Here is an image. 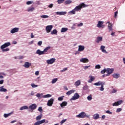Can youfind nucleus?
I'll use <instances>...</instances> for the list:
<instances>
[{"mask_svg": "<svg viewBox=\"0 0 125 125\" xmlns=\"http://www.w3.org/2000/svg\"><path fill=\"white\" fill-rule=\"evenodd\" d=\"M88 6V5H86L85 4H84V3H82L81 4H80L79 6H77L75 8H74V10H75V11H79V10H81V9H82V8H84V7H87Z\"/></svg>", "mask_w": 125, "mask_h": 125, "instance_id": "f257e3e1", "label": "nucleus"}, {"mask_svg": "<svg viewBox=\"0 0 125 125\" xmlns=\"http://www.w3.org/2000/svg\"><path fill=\"white\" fill-rule=\"evenodd\" d=\"M89 117H90V115H86V113L83 111L76 115V118H80L81 119H84V118L89 119Z\"/></svg>", "mask_w": 125, "mask_h": 125, "instance_id": "f03ea898", "label": "nucleus"}, {"mask_svg": "<svg viewBox=\"0 0 125 125\" xmlns=\"http://www.w3.org/2000/svg\"><path fill=\"white\" fill-rule=\"evenodd\" d=\"M123 103H124V100H119L117 102H115V103H114L112 104V106H120V105H122V104H123Z\"/></svg>", "mask_w": 125, "mask_h": 125, "instance_id": "7ed1b4c3", "label": "nucleus"}, {"mask_svg": "<svg viewBox=\"0 0 125 125\" xmlns=\"http://www.w3.org/2000/svg\"><path fill=\"white\" fill-rule=\"evenodd\" d=\"M80 98V95L79 93H76L74 94L73 96L70 99V101H73L74 100H77Z\"/></svg>", "mask_w": 125, "mask_h": 125, "instance_id": "20e7f679", "label": "nucleus"}, {"mask_svg": "<svg viewBox=\"0 0 125 125\" xmlns=\"http://www.w3.org/2000/svg\"><path fill=\"white\" fill-rule=\"evenodd\" d=\"M114 72V68H106V73L107 74H106V77H109L111 74H112V73Z\"/></svg>", "mask_w": 125, "mask_h": 125, "instance_id": "39448f33", "label": "nucleus"}, {"mask_svg": "<svg viewBox=\"0 0 125 125\" xmlns=\"http://www.w3.org/2000/svg\"><path fill=\"white\" fill-rule=\"evenodd\" d=\"M37 107H38V105L36 104H30L29 106V109L32 110V111H34V110H36L37 109Z\"/></svg>", "mask_w": 125, "mask_h": 125, "instance_id": "423d86ee", "label": "nucleus"}, {"mask_svg": "<svg viewBox=\"0 0 125 125\" xmlns=\"http://www.w3.org/2000/svg\"><path fill=\"white\" fill-rule=\"evenodd\" d=\"M103 24H104V21H98L97 27L98 28H104V27H105V25H103Z\"/></svg>", "mask_w": 125, "mask_h": 125, "instance_id": "0eeeda50", "label": "nucleus"}, {"mask_svg": "<svg viewBox=\"0 0 125 125\" xmlns=\"http://www.w3.org/2000/svg\"><path fill=\"white\" fill-rule=\"evenodd\" d=\"M52 28H53V25H47L45 28V30L46 31V33H50L51 32V30H52Z\"/></svg>", "mask_w": 125, "mask_h": 125, "instance_id": "6e6552de", "label": "nucleus"}, {"mask_svg": "<svg viewBox=\"0 0 125 125\" xmlns=\"http://www.w3.org/2000/svg\"><path fill=\"white\" fill-rule=\"evenodd\" d=\"M54 101V99L53 98H51L50 100H48L47 104V106H49V107H51L53 104Z\"/></svg>", "mask_w": 125, "mask_h": 125, "instance_id": "1a4fd4ad", "label": "nucleus"}, {"mask_svg": "<svg viewBox=\"0 0 125 125\" xmlns=\"http://www.w3.org/2000/svg\"><path fill=\"white\" fill-rule=\"evenodd\" d=\"M55 60H56L55 58H52L47 60L46 63H47V64H53L55 62Z\"/></svg>", "mask_w": 125, "mask_h": 125, "instance_id": "9d476101", "label": "nucleus"}, {"mask_svg": "<svg viewBox=\"0 0 125 125\" xmlns=\"http://www.w3.org/2000/svg\"><path fill=\"white\" fill-rule=\"evenodd\" d=\"M45 123V119H43L42 120L36 122L34 125H40L42 124H44Z\"/></svg>", "mask_w": 125, "mask_h": 125, "instance_id": "9b49d317", "label": "nucleus"}, {"mask_svg": "<svg viewBox=\"0 0 125 125\" xmlns=\"http://www.w3.org/2000/svg\"><path fill=\"white\" fill-rule=\"evenodd\" d=\"M10 45V42H8L6 43H5L4 44L0 46L1 49H3V48H5L6 47H7L8 46H9Z\"/></svg>", "mask_w": 125, "mask_h": 125, "instance_id": "f8f14e48", "label": "nucleus"}, {"mask_svg": "<svg viewBox=\"0 0 125 125\" xmlns=\"http://www.w3.org/2000/svg\"><path fill=\"white\" fill-rule=\"evenodd\" d=\"M80 62H82V63H88L89 61L86 58H83L80 59Z\"/></svg>", "mask_w": 125, "mask_h": 125, "instance_id": "ddd939ff", "label": "nucleus"}, {"mask_svg": "<svg viewBox=\"0 0 125 125\" xmlns=\"http://www.w3.org/2000/svg\"><path fill=\"white\" fill-rule=\"evenodd\" d=\"M102 84H105V82L99 81L94 83V85H96V86H99V85H101Z\"/></svg>", "mask_w": 125, "mask_h": 125, "instance_id": "4468645a", "label": "nucleus"}, {"mask_svg": "<svg viewBox=\"0 0 125 125\" xmlns=\"http://www.w3.org/2000/svg\"><path fill=\"white\" fill-rule=\"evenodd\" d=\"M105 46L102 45L101 46L100 49L102 51V52H103V53H105L106 54H108V52L105 50Z\"/></svg>", "mask_w": 125, "mask_h": 125, "instance_id": "2eb2a0df", "label": "nucleus"}, {"mask_svg": "<svg viewBox=\"0 0 125 125\" xmlns=\"http://www.w3.org/2000/svg\"><path fill=\"white\" fill-rule=\"evenodd\" d=\"M31 65H32V63L28 62H26L23 65V66L24 67V68H29V67H31Z\"/></svg>", "mask_w": 125, "mask_h": 125, "instance_id": "dca6fc26", "label": "nucleus"}, {"mask_svg": "<svg viewBox=\"0 0 125 125\" xmlns=\"http://www.w3.org/2000/svg\"><path fill=\"white\" fill-rule=\"evenodd\" d=\"M85 47L83 45H80L78 46V51H83L84 50Z\"/></svg>", "mask_w": 125, "mask_h": 125, "instance_id": "f3484780", "label": "nucleus"}, {"mask_svg": "<svg viewBox=\"0 0 125 125\" xmlns=\"http://www.w3.org/2000/svg\"><path fill=\"white\" fill-rule=\"evenodd\" d=\"M35 53L36 54H38V55H42L44 54L43 51H41L40 49H38Z\"/></svg>", "mask_w": 125, "mask_h": 125, "instance_id": "a211bd4d", "label": "nucleus"}, {"mask_svg": "<svg viewBox=\"0 0 125 125\" xmlns=\"http://www.w3.org/2000/svg\"><path fill=\"white\" fill-rule=\"evenodd\" d=\"M57 15H65L67 14V12L66 11H62V12H57L56 13Z\"/></svg>", "mask_w": 125, "mask_h": 125, "instance_id": "6ab92c4d", "label": "nucleus"}, {"mask_svg": "<svg viewBox=\"0 0 125 125\" xmlns=\"http://www.w3.org/2000/svg\"><path fill=\"white\" fill-rule=\"evenodd\" d=\"M89 78L90 79L88 81V83H92V82H93L95 79L94 77H93L92 75H90L89 77Z\"/></svg>", "mask_w": 125, "mask_h": 125, "instance_id": "aec40b11", "label": "nucleus"}, {"mask_svg": "<svg viewBox=\"0 0 125 125\" xmlns=\"http://www.w3.org/2000/svg\"><path fill=\"white\" fill-rule=\"evenodd\" d=\"M35 7L30 6L28 8L27 11H28V12H33V11H35Z\"/></svg>", "mask_w": 125, "mask_h": 125, "instance_id": "412c9836", "label": "nucleus"}, {"mask_svg": "<svg viewBox=\"0 0 125 125\" xmlns=\"http://www.w3.org/2000/svg\"><path fill=\"white\" fill-rule=\"evenodd\" d=\"M102 40H103V38L101 36H98L97 38L96 42L97 43H99L100 42H102Z\"/></svg>", "mask_w": 125, "mask_h": 125, "instance_id": "4be33fe9", "label": "nucleus"}, {"mask_svg": "<svg viewBox=\"0 0 125 125\" xmlns=\"http://www.w3.org/2000/svg\"><path fill=\"white\" fill-rule=\"evenodd\" d=\"M100 116H99V114H98V113H96L95 114L93 115V119L94 120H98V119H99Z\"/></svg>", "mask_w": 125, "mask_h": 125, "instance_id": "5701e85b", "label": "nucleus"}, {"mask_svg": "<svg viewBox=\"0 0 125 125\" xmlns=\"http://www.w3.org/2000/svg\"><path fill=\"white\" fill-rule=\"evenodd\" d=\"M67 104L68 103L67 102H62V103L60 104V106L62 108H64Z\"/></svg>", "mask_w": 125, "mask_h": 125, "instance_id": "b1692460", "label": "nucleus"}, {"mask_svg": "<svg viewBox=\"0 0 125 125\" xmlns=\"http://www.w3.org/2000/svg\"><path fill=\"white\" fill-rule=\"evenodd\" d=\"M35 94H36V93L34 92V91H32L27 95V97H32V96H34Z\"/></svg>", "mask_w": 125, "mask_h": 125, "instance_id": "393cba45", "label": "nucleus"}, {"mask_svg": "<svg viewBox=\"0 0 125 125\" xmlns=\"http://www.w3.org/2000/svg\"><path fill=\"white\" fill-rule=\"evenodd\" d=\"M74 85H75L76 87L81 85V80H79L77 81H76Z\"/></svg>", "mask_w": 125, "mask_h": 125, "instance_id": "a878e982", "label": "nucleus"}, {"mask_svg": "<svg viewBox=\"0 0 125 125\" xmlns=\"http://www.w3.org/2000/svg\"><path fill=\"white\" fill-rule=\"evenodd\" d=\"M108 28L109 32L113 31V24H112V23H109L108 25Z\"/></svg>", "mask_w": 125, "mask_h": 125, "instance_id": "bb28decb", "label": "nucleus"}, {"mask_svg": "<svg viewBox=\"0 0 125 125\" xmlns=\"http://www.w3.org/2000/svg\"><path fill=\"white\" fill-rule=\"evenodd\" d=\"M113 78L114 79H119L120 77V74L119 73H114L112 75Z\"/></svg>", "mask_w": 125, "mask_h": 125, "instance_id": "cd10ccee", "label": "nucleus"}, {"mask_svg": "<svg viewBox=\"0 0 125 125\" xmlns=\"http://www.w3.org/2000/svg\"><path fill=\"white\" fill-rule=\"evenodd\" d=\"M28 109H29V107L27 105H24L21 107L20 110L22 111L23 110H28Z\"/></svg>", "mask_w": 125, "mask_h": 125, "instance_id": "c85d7f7f", "label": "nucleus"}, {"mask_svg": "<svg viewBox=\"0 0 125 125\" xmlns=\"http://www.w3.org/2000/svg\"><path fill=\"white\" fill-rule=\"evenodd\" d=\"M0 91L1 92H6L7 90L3 88V86L0 87Z\"/></svg>", "mask_w": 125, "mask_h": 125, "instance_id": "c756f323", "label": "nucleus"}, {"mask_svg": "<svg viewBox=\"0 0 125 125\" xmlns=\"http://www.w3.org/2000/svg\"><path fill=\"white\" fill-rule=\"evenodd\" d=\"M68 31V28L67 27H62L61 29V33H65V32H67Z\"/></svg>", "mask_w": 125, "mask_h": 125, "instance_id": "7c9ffc66", "label": "nucleus"}, {"mask_svg": "<svg viewBox=\"0 0 125 125\" xmlns=\"http://www.w3.org/2000/svg\"><path fill=\"white\" fill-rule=\"evenodd\" d=\"M42 114H40L36 117V121H41L42 119Z\"/></svg>", "mask_w": 125, "mask_h": 125, "instance_id": "2f4dec72", "label": "nucleus"}, {"mask_svg": "<svg viewBox=\"0 0 125 125\" xmlns=\"http://www.w3.org/2000/svg\"><path fill=\"white\" fill-rule=\"evenodd\" d=\"M52 96L51 94H48L45 95H43L42 96V98H49L50 97H51Z\"/></svg>", "mask_w": 125, "mask_h": 125, "instance_id": "473e14b6", "label": "nucleus"}, {"mask_svg": "<svg viewBox=\"0 0 125 125\" xmlns=\"http://www.w3.org/2000/svg\"><path fill=\"white\" fill-rule=\"evenodd\" d=\"M57 33H58L57 30L54 29L51 32V35H57Z\"/></svg>", "mask_w": 125, "mask_h": 125, "instance_id": "72a5a7b5", "label": "nucleus"}, {"mask_svg": "<svg viewBox=\"0 0 125 125\" xmlns=\"http://www.w3.org/2000/svg\"><path fill=\"white\" fill-rule=\"evenodd\" d=\"M50 48H51V47L50 46H47L45 48H44V50H43V52L44 53V52H47V50H49Z\"/></svg>", "mask_w": 125, "mask_h": 125, "instance_id": "f704fd0d", "label": "nucleus"}, {"mask_svg": "<svg viewBox=\"0 0 125 125\" xmlns=\"http://www.w3.org/2000/svg\"><path fill=\"white\" fill-rule=\"evenodd\" d=\"M72 93H74V90H71L70 91H68L67 92H66V95H71Z\"/></svg>", "mask_w": 125, "mask_h": 125, "instance_id": "c9c22d12", "label": "nucleus"}, {"mask_svg": "<svg viewBox=\"0 0 125 125\" xmlns=\"http://www.w3.org/2000/svg\"><path fill=\"white\" fill-rule=\"evenodd\" d=\"M70 3H72V0H67L64 2V4L66 5L70 4Z\"/></svg>", "mask_w": 125, "mask_h": 125, "instance_id": "e433bc0d", "label": "nucleus"}, {"mask_svg": "<svg viewBox=\"0 0 125 125\" xmlns=\"http://www.w3.org/2000/svg\"><path fill=\"white\" fill-rule=\"evenodd\" d=\"M58 81V78H55L52 79L51 83L53 84L54 83H55Z\"/></svg>", "mask_w": 125, "mask_h": 125, "instance_id": "4c0bfd02", "label": "nucleus"}, {"mask_svg": "<svg viewBox=\"0 0 125 125\" xmlns=\"http://www.w3.org/2000/svg\"><path fill=\"white\" fill-rule=\"evenodd\" d=\"M68 13H69V14H72V15L76 14V11L74 9L72 10H71L70 12H69Z\"/></svg>", "mask_w": 125, "mask_h": 125, "instance_id": "58836bf2", "label": "nucleus"}, {"mask_svg": "<svg viewBox=\"0 0 125 125\" xmlns=\"http://www.w3.org/2000/svg\"><path fill=\"white\" fill-rule=\"evenodd\" d=\"M87 99L88 101H91L92 100V95H90L87 96Z\"/></svg>", "mask_w": 125, "mask_h": 125, "instance_id": "ea45409f", "label": "nucleus"}, {"mask_svg": "<svg viewBox=\"0 0 125 125\" xmlns=\"http://www.w3.org/2000/svg\"><path fill=\"white\" fill-rule=\"evenodd\" d=\"M31 87H32V88H36V87H38V86H39V85L35 84L34 83H32L31 84Z\"/></svg>", "mask_w": 125, "mask_h": 125, "instance_id": "a19ab883", "label": "nucleus"}, {"mask_svg": "<svg viewBox=\"0 0 125 125\" xmlns=\"http://www.w3.org/2000/svg\"><path fill=\"white\" fill-rule=\"evenodd\" d=\"M104 85H105V84L101 85V86L100 87V91H104Z\"/></svg>", "mask_w": 125, "mask_h": 125, "instance_id": "79ce46f5", "label": "nucleus"}, {"mask_svg": "<svg viewBox=\"0 0 125 125\" xmlns=\"http://www.w3.org/2000/svg\"><path fill=\"white\" fill-rule=\"evenodd\" d=\"M65 1V0H58L57 2L58 4H61V3H63Z\"/></svg>", "mask_w": 125, "mask_h": 125, "instance_id": "37998d69", "label": "nucleus"}, {"mask_svg": "<svg viewBox=\"0 0 125 125\" xmlns=\"http://www.w3.org/2000/svg\"><path fill=\"white\" fill-rule=\"evenodd\" d=\"M11 34H14V33H16V27L12 29L11 30Z\"/></svg>", "mask_w": 125, "mask_h": 125, "instance_id": "c03bdc74", "label": "nucleus"}, {"mask_svg": "<svg viewBox=\"0 0 125 125\" xmlns=\"http://www.w3.org/2000/svg\"><path fill=\"white\" fill-rule=\"evenodd\" d=\"M48 17H49L46 15H43L41 16V18H43V19L48 18Z\"/></svg>", "mask_w": 125, "mask_h": 125, "instance_id": "a18cd8bd", "label": "nucleus"}, {"mask_svg": "<svg viewBox=\"0 0 125 125\" xmlns=\"http://www.w3.org/2000/svg\"><path fill=\"white\" fill-rule=\"evenodd\" d=\"M63 98H64V96H61L58 98V100L59 101H62Z\"/></svg>", "mask_w": 125, "mask_h": 125, "instance_id": "49530a36", "label": "nucleus"}, {"mask_svg": "<svg viewBox=\"0 0 125 125\" xmlns=\"http://www.w3.org/2000/svg\"><path fill=\"white\" fill-rule=\"evenodd\" d=\"M11 113H8V114H4V118H7L8 117H9L10 115H11Z\"/></svg>", "mask_w": 125, "mask_h": 125, "instance_id": "de8ad7c7", "label": "nucleus"}, {"mask_svg": "<svg viewBox=\"0 0 125 125\" xmlns=\"http://www.w3.org/2000/svg\"><path fill=\"white\" fill-rule=\"evenodd\" d=\"M5 76V74L4 73H0V79H3V76Z\"/></svg>", "mask_w": 125, "mask_h": 125, "instance_id": "09e8293b", "label": "nucleus"}, {"mask_svg": "<svg viewBox=\"0 0 125 125\" xmlns=\"http://www.w3.org/2000/svg\"><path fill=\"white\" fill-rule=\"evenodd\" d=\"M106 72H107V69L104 68V70H103L101 71V74H105V73H106Z\"/></svg>", "mask_w": 125, "mask_h": 125, "instance_id": "8fccbe9b", "label": "nucleus"}, {"mask_svg": "<svg viewBox=\"0 0 125 125\" xmlns=\"http://www.w3.org/2000/svg\"><path fill=\"white\" fill-rule=\"evenodd\" d=\"M83 90H86L87 89H88V86L87 85H86L84 86L83 87Z\"/></svg>", "mask_w": 125, "mask_h": 125, "instance_id": "3c124183", "label": "nucleus"}, {"mask_svg": "<svg viewBox=\"0 0 125 125\" xmlns=\"http://www.w3.org/2000/svg\"><path fill=\"white\" fill-rule=\"evenodd\" d=\"M67 121V119H63L61 121V122H60V124H61V125H63V124H64V123H65L66 121Z\"/></svg>", "mask_w": 125, "mask_h": 125, "instance_id": "603ef678", "label": "nucleus"}, {"mask_svg": "<svg viewBox=\"0 0 125 125\" xmlns=\"http://www.w3.org/2000/svg\"><path fill=\"white\" fill-rule=\"evenodd\" d=\"M122 109L121 108H117L116 110V113H120V112H122Z\"/></svg>", "mask_w": 125, "mask_h": 125, "instance_id": "864d4df0", "label": "nucleus"}, {"mask_svg": "<svg viewBox=\"0 0 125 125\" xmlns=\"http://www.w3.org/2000/svg\"><path fill=\"white\" fill-rule=\"evenodd\" d=\"M38 111L42 113V106L39 107L38 109Z\"/></svg>", "mask_w": 125, "mask_h": 125, "instance_id": "5fc2aeb1", "label": "nucleus"}, {"mask_svg": "<svg viewBox=\"0 0 125 125\" xmlns=\"http://www.w3.org/2000/svg\"><path fill=\"white\" fill-rule=\"evenodd\" d=\"M68 70V68L66 67L63 68L62 70H61V73H63V72H65V71H67Z\"/></svg>", "mask_w": 125, "mask_h": 125, "instance_id": "6e6d98bb", "label": "nucleus"}, {"mask_svg": "<svg viewBox=\"0 0 125 125\" xmlns=\"http://www.w3.org/2000/svg\"><path fill=\"white\" fill-rule=\"evenodd\" d=\"M105 113H106V114H109V115H112V114H113V112H111L110 110H106Z\"/></svg>", "mask_w": 125, "mask_h": 125, "instance_id": "4d7b16f0", "label": "nucleus"}, {"mask_svg": "<svg viewBox=\"0 0 125 125\" xmlns=\"http://www.w3.org/2000/svg\"><path fill=\"white\" fill-rule=\"evenodd\" d=\"M32 3L33 1H28L26 2V4H27V5H30V4H32Z\"/></svg>", "mask_w": 125, "mask_h": 125, "instance_id": "13d9d810", "label": "nucleus"}, {"mask_svg": "<svg viewBox=\"0 0 125 125\" xmlns=\"http://www.w3.org/2000/svg\"><path fill=\"white\" fill-rule=\"evenodd\" d=\"M2 51H3V52H4L5 51H9V48H6V49L3 48L2 49Z\"/></svg>", "mask_w": 125, "mask_h": 125, "instance_id": "bf43d9fd", "label": "nucleus"}, {"mask_svg": "<svg viewBox=\"0 0 125 125\" xmlns=\"http://www.w3.org/2000/svg\"><path fill=\"white\" fill-rule=\"evenodd\" d=\"M41 95H42V94L37 93L36 94V97H38V98H40V97H41Z\"/></svg>", "mask_w": 125, "mask_h": 125, "instance_id": "052dcab7", "label": "nucleus"}, {"mask_svg": "<svg viewBox=\"0 0 125 125\" xmlns=\"http://www.w3.org/2000/svg\"><path fill=\"white\" fill-rule=\"evenodd\" d=\"M101 68V66L99 64L96 65L95 66V69H100Z\"/></svg>", "mask_w": 125, "mask_h": 125, "instance_id": "680f3d73", "label": "nucleus"}, {"mask_svg": "<svg viewBox=\"0 0 125 125\" xmlns=\"http://www.w3.org/2000/svg\"><path fill=\"white\" fill-rule=\"evenodd\" d=\"M89 67H90V65L83 66V68L84 70H87V69H88Z\"/></svg>", "mask_w": 125, "mask_h": 125, "instance_id": "e2e57ef3", "label": "nucleus"}, {"mask_svg": "<svg viewBox=\"0 0 125 125\" xmlns=\"http://www.w3.org/2000/svg\"><path fill=\"white\" fill-rule=\"evenodd\" d=\"M38 45H39V46H41L42 44V41H39L38 43Z\"/></svg>", "mask_w": 125, "mask_h": 125, "instance_id": "0e129e2a", "label": "nucleus"}, {"mask_svg": "<svg viewBox=\"0 0 125 125\" xmlns=\"http://www.w3.org/2000/svg\"><path fill=\"white\" fill-rule=\"evenodd\" d=\"M83 25V22H81V23L77 24L78 27H82Z\"/></svg>", "mask_w": 125, "mask_h": 125, "instance_id": "69168bd1", "label": "nucleus"}, {"mask_svg": "<svg viewBox=\"0 0 125 125\" xmlns=\"http://www.w3.org/2000/svg\"><path fill=\"white\" fill-rule=\"evenodd\" d=\"M23 58H24V56H19L18 57V59L21 60V59H23Z\"/></svg>", "mask_w": 125, "mask_h": 125, "instance_id": "338daca9", "label": "nucleus"}, {"mask_svg": "<svg viewBox=\"0 0 125 125\" xmlns=\"http://www.w3.org/2000/svg\"><path fill=\"white\" fill-rule=\"evenodd\" d=\"M48 7H49V8H51L52 7H53V4H52V3L50 4L48 6Z\"/></svg>", "mask_w": 125, "mask_h": 125, "instance_id": "774afa93", "label": "nucleus"}]
</instances>
